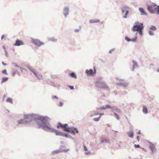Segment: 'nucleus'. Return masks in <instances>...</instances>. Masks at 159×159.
Listing matches in <instances>:
<instances>
[{
    "instance_id": "21",
    "label": "nucleus",
    "mask_w": 159,
    "mask_h": 159,
    "mask_svg": "<svg viewBox=\"0 0 159 159\" xmlns=\"http://www.w3.org/2000/svg\"><path fill=\"white\" fill-rule=\"evenodd\" d=\"M127 134L129 136L130 138H133L134 137V133L132 130H130L129 132H127Z\"/></svg>"
},
{
    "instance_id": "1",
    "label": "nucleus",
    "mask_w": 159,
    "mask_h": 159,
    "mask_svg": "<svg viewBox=\"0 0 159 159\" xmlns=\"http://www.w3.org/2000/svg\"><path fill=\"white\" fill-rule=\"evenodd\" d=\"M25 124H27L29 122L33 120L36 121L37 123V125L39 128L43 129L44 125H48V123H47L48 117L47 116H41L34 115L33 114H29L25 116Z\"/></svg>"
},
{
    "instance_id": "31",
    "label": "nucleus",
    "mask_w": 159,
    "mask_h": 159,
    "mask_svg": "<svg viewBox=\"0 0 159 159\" xmlns=\"http://www.w3.org/2000/svg\"><path fill=\"white\" fill-rule=\"evenodd\" d=\"M114 111H116V112H117V113H119L121 112L120 110L118 108L115 107V110H114Z\"/></svg>"
},
{
    "instance_id": "17",
    "label": "nucleus",
    "mask_w": 159,
    "mask_h": 159,
    "mask_svg": "<svg viewBox=\"0 0 159 159\" xmlns=\"http://www.w3.org/2000/svg\"><path fill=\"white\" fill-rule=\"evenodd\" d=\"M18 124H17V126H18L19 125H23L25 124V119H20L17 121Z\"/></svg>"
},
{
    "instance_id": "53",
    "label": "nucleus",
    "mask_w": 159,
    "mask_h": 159,
    "mask_svg": "<svg viewBox=\"0 0 159 159\" xmlns=\"http://www.w3.org/2000/svg\"><path fill=\"white\" fill-rule=\"evenodd\" d=\"M137 139L138 141H139V136H137Z\"/></svg>"
},
{
    "instance_id": "37",
    "label": "nucleus",
    "mask_w": 159,
    "mask_h": 159,
    "mask_svg": "<svg viewBox=\"0 0 159 159\" xmlns=\"http://www.w3.org/2000/svg\"><path fill=\"white\" fill-rule=\"evenodd\" d=\"M148 33L150 35L153 36L154 34L153 32L151 30H149Z\"/></svg>"
},
{
    "instance_id": "11",
    "label": "nucleus",
    "mask_w": 159,
    "mask_h": 159,
    "mask_svg": "<svg viewBox=\"0 0 159 159\" xmlns=\"http://www.w3.org/2000/svg\"><path fill=\"white\" fill-rule=\"evenodd\" d=\"M116 84L118 85L122 86L124 88H125L128 86V85L129 84V82L128 81H125L124 83H117Z\"/></svg>"
},
{
    "instance_id": "32",
    "label": "nucleus",
    "mask_w": 159,
    "mask_h": 159,
    "mask_svg": "<svg viewBox=\"0 0 159 159\" xmlns=\"http://www.w3.org/2000/svg\"><path fill=\"white\" fill-rule=\"evenodd\" d=\"M8 77H3L2 78V82H5L7 81L8 80Z\"/></svg>"
},
{
    "instance_id": "13",
    "label": "nucleus",
    "mask_w": 159,
    "mask_h": 159,
    "mask_svg": "<svg viewBox=\"0 0 159 159\" xmlns=\"http://www.w3.org/2000/svg\"><path fill=\"white\" fill-rule=\"evenodd\" d=\"M148 9L151 13H154L155 12V8L153 9V7L150 6H148Z\"/></svg>"
},
{
    "instance_id": "49",
    "label": "nucleus",
    "mask_w": 159,
    "mask_h": 159,
    "mask_svg": "<svg viewBox=\"0 0 159 159\" xmlns=\"http://www.w3.org/2000/svg\"><path fill=\"white\" fill-rule=\"evenodd\" d=\"M129 128L130 130H132L133 129V126L132 125H130Z\"/></svg>"
},
{
    "instance_id": "23",
    "label": "nucleus",
    "mask_w": 159,
    "mask_h": 159,
    "mask_svg": "<svg viewBox=\"0 0 159 159\" xmlns=\"http://www.w3.org/2000/svg\"><path fill=\"white\" fill-rule=\"evenodd\" d=\"M61 152V150H56L53 151L52 152V155L57 154Z\"/></svg>"
},
{
    "instance_id": "44",
    "label": "nucleus",
    "mask_w": 159,
    "mask_h": 159,
    "mask_svg": "<svg viewBox=\"0 0 159 159\" xmlns=\"http://www.w3.org/2000/svg\"><path fill=\"white\" fill-rule=\"evenodd\" d=\"M52 98L53 99H54L55 98L56 99H58V97L56 96H53L52 97Z\"/></svg>"
},
{
    "instance_id": "25",
    "label": "nucleus",
    "mask_w": 159,
    "mask_h": 159,
    "mask_svg": "<svg viewBox=\"0 0 159 159\" xmlns=\"http://www.w3.org/2000/svg\"><path fill=\"white\" fill-rule=\"evenodd\" d=\"M70 76L73 78H76L77 76L76 75V74L74 72H72L69 74Z\"/></svg>"
},
{
    "instance_id": "57",
    "label": "nucleus",
    "mask_w": 159,
    "mask_h": 159,
    "mask_svg": "<svg viewBox=\"0 0 159 159\" xmlns=\"http://www.w3.org/2000/svg\"><path fill=\"white\" fill-rule=\"evenodd\" d=\"M152 6H154V7L156 6H157V5L155 4V3H152Z\"/></svg>"
},
{
    "instance_id": "14",
    "label": "nucleus",
    "mask_w": 159,
    "mask_h": 159,
    "mask_svg": "<svg viewBox=\"0 0 159 159\" xmlns=\"http://www.w3.org/2000/svg\"><path fill=\"white\" fill-rule=\"evenodd\" d=\"M139 11L141 12V14L142 15H147V14L142 7H139Z\"/></svg>"
},
{
    "instance_id": "54",
    "label": "nucleus",
    "mask_w": 159,
    "mask_h": 159,
    "mask_svg": "<svg viewBox=\"0 0 159 159\" xmlns=\"http://www.w3.org/2000/svg\"><path fill=\"white\" fill-rule=\"evenodd\" d=\"M2 63L3 66H6L7 65V64L4 63L3 62H2Z\"/></svg>"
},
{
    "instance_id": "19",
    "label": "nucleus",
    "mask_w": 159,
    "mask_h": 159,
    "mask_svg": "<svg viewBox=\"0 0 159 159\" xmlns=\"http://www.w3.org/2000/svg\"><path fill=\"white\" fill-rule=\"evenodd\" d=\"M111 111L113 113L114 115V116L116 118V119L118 120H119L120 119L119 116L114 111V109H112V110H111Z\"/></svg>"
},
{
    "instance_id": "48",
    "label": "nucleus",
    "mask_w": 159,
    "mask_h": 159,
    "mask_svg": "<svg viewBox=\"0 0 159 159\" xmlns=\"http://www.w3.org/2000/svg\"><path fill=\"white\" fill-rule=\"evenodd\" d=\"M33 73V74L34 75H35V76H37V74L38 73L35 71V70H34L33 72H32Z\"/></svg>"
},
{
    "instance_id": "30",
    "label": "nucleus",
    "mask_w": 159,
    "mask_h": 159,
    "mask_svg": "<svg viewBox=\"0 0 159 159\" xmlns=\"http://www.w3.org/2000/svg\"><path fill=\"white\" fill-rule=\"evenodd\" d=\"M36 77L39 80L43 79V76L40 74H37V76H36Z\"/></svg>"
},
{
    "instance_id": "46",
    "label": "nucleus",
    "mask_w": 159,
    "mask_h": 159,
    "mask_svg": "<svg viewBox=\"0 0 159 159\" xmlns=\"http://www.w3.org/2000/svg\"><path fill=\"white\" fill-rule=\"evenodd\" d=\"M70 88V89L71 90H73L74 89V87L73 86L69 85L68 86Z\"/></svg>"
},
{
    "instance_id": "41",
    "label": "nucleus",
    "mask_w": 159,
    "mask_h": 159,
    "mask_svg": "<svg viewBox=\"0 0 159 159\" xmlns=\"http://www.w3.org/2000/svg\"><path fill=\"white\" fill-rule=\"evenodd\" d=\"M28 68L32 72L34 70V69L32 68L30 66L28 67Z\"/></svg>"
},
{
    "instance_id": "63",
    "label": "nucleus",
    "mask_w": 159,
    "mask_h": 159,
    "mask_svg": "<svg viewBox=\"0 0 159 159\" xmlns=\"http://www.w3.org/2000/svg\"><path fill=\"white\" fill-rule=\"evenodd\" d=\"M113 50V49L109 51V52L111 53L112 51Z\"/></svg>"
},
{
    "instance_id": "56",
    "label": "nucleus",
    "mask_w": 159,
    "mask_h": 159,
    "mask_svg": "<svg viewBox=\"0 0 159 159\" xmlns=\"http://www.w3.org/2000/svg\"><path fill=\"white\" fill-rule=\"evenodd\" d=\"M11 64L13 65L14 66H15L16 65V64L15 63L13 62H12L11 63Z\"/></svg>"
},
{
    "instance_id": "10",
    "label": "nucleus",
    "mask_w": 159,
    "mask_h": 159,
    "mask_svg": "<svg viewBox=\"0 0 159 159\" xmlns=\"http://www.w3.org/2000/svg\"><path fill=\"white\" fill-rule=\"evenodd\" d=\"M24 43L23 42L19 39H17L15 42V43L13 44L14 46H20L21 45H24Z\"/></svg>"
},
{
    "instance_id": "39",
    "label": "nucleus",
    "mask_w": 159,
    "mask_h": 159,
    "mask_svg": "<svg viewBox=\"0 0 159 159\" xmlns=\"http://www.w3.org/2000/svg\"><path fill=\"white\" fill-rule=\"evenodd\" d=\"M98 109L101 110H105V109H106V106L101 107H99V108H97L98 110Z\"/></svg>"
},
{
    "instance_id": "12",
    "label": "nucleus",
    "mask_w": 159,
    "mask_h": 159,
    "mask_svg": "<svg viewBox=\"0 0 159 159\" xmlns=\"http://www.w3.org/2000/svg\"><path fill=\"white\" fill-rule=\"evenodd\" d=\"M148 143L150 144V145L149 146L150 149L151 150L152 153H154V150L155 148V147L154 144L150 142H148Z\"/></svg>"
},
{
    "instance_id": "4",
    "label": "nucleus",
    "mask_w": 159,
    "mask_h": 159,
    "mask_svg": "<svg viewBox=\"0 0 159 159\" xmlns=\"http://www.w3.org/2000/svg\"><path fill=\"white\" fill-rule=\"evenodd\" d=\"M144 28L143 25V23H140L137 21L134 23V25L132 29V30L133 32L137 31Z\"/></svg>"
},
{
    "instance_id": "15",
    "label": "nucleus",
    "mask_w": 159,
    "mask_h": 159,
    "mask_svg": "<svg viewBox=\"0 0 159 159\" xmlns=\"http://www.w3.org/2000/svg\"><path fill=\"white\" fill-rule=\"evenodd\" d=\"M86 73L87 75H93L95 73V72L93 70L90 69L89 70H86Z\"/></svg>"
},
{
    "instance_id": "36",
    "label": "nucleus",
    "mask_w": 159,
    "mask_h": 159,
    "mask_svg": "<svg viewBox=\"0 0 159 159\" xmlns=\"http://www.w3.org/2000/svg\"><path fill=\"white\" fill-rule=\"evenodd\" d=\"M143 28H142V29L138 31L139 32V33L140 35H141V36H142V35L143 30Z\"/></svg>"
},
{
    "instance_id": "27",
    "label": "nucleus",
    "mask_w": 159,
    "mask_h": 159,
    "mask_svg": "<svg viewBox=\"0 0 159 159\" xmlns=\"http://www.w3.org/2000/svg\"><path fill=\"white\" fill-rule=\"evenodd\" d=\"M48 40L49 41H52L53 42L57 41V39H55L54 38H48Z\"/></svg>"
},
{
    "instance_id": "58",
    "label": "nucleus",
    "mask_w": 159,
    "mask_h": 159,
    "mask_svg": "<svg viewBox=\"0 0 159 159\" xmlns=\"http://www.w3.org/2000/svg\"><path fill=\"white\" fill-rule=\"evenodd\" d=\"M5 37L4 35H2L1 37V39H2L4 38Z\"/></svg>"
},
{
    "instance_id": "34",
    "label": "nucleus",
    "mask_w": 159,
    "mask_h": 159,
    "mask_svg": "<svg viewBox=\"0 0 159 159\" xmlns=\"http://www.w3.org/2000/svg\"><path fill=\"white\" fill-rule=\"evenodd\" d=\"M100 118H101V116H99L98 118H94L93 120L94 121H98L99 120Z\"/></svg>"
},
{
    "instance_id": "64",
    "label": "nucleus",
    "mask_w": 159,
    "mask_h": 159,
    "mask_svg": "<svg viewBox=\"0 0 159 159\" xmlns=\"http://www.w3.org/2000/svg\"><path fill=\"white\" fill-rule=\"evenodd\" d=\"M157 72H159V68L157 70Z\"/></svg>"
},
{
    "instance_id": "9",
    "label": "nucleus",
    "mask_w": 159,
    "mask_h": 159,
    "mask_svg": "<svg viewBox=\"0 0 159 159\" xmlns=\"http://www.w3.org/2000/svg\"><path fill=\"white\" fill-rule=\"evenodd\" d=\"M129 7L128 6L125 5H123L121 7V10L122 11V13L123 14L125 11H126L127 10L129 11Z\"/></svg>"
},
{
    "instance_id": "5",
    "label": "nucleus",
    "mask_w": 159,
    "mask_h": 159,
    "mask_svg": "<svg viewBox=\"0 0 159 159\" xmlns=\"http://www.w3.org/2000/svg\"><path fill=\"white\" fill-rule=\"evenodd\" d=\"M57 127V129L62 128L64 131L68 132L69 130V128L67 124H63L60 122H58Z\"/></svg>"
},
{
    "instance_id": "47",
    "label": "nucleus",
    "mask_w": 159,
    "mask_h": 159,
    "mask_svg": "<svg viewBox=\"0 0 159 159\" xmlns=\"http://www.w3.org/2000/svg\"><path fill=\"white\" fill-rule=\"evenodd\" d=\"M63 103L62 102H59V106L60 107H62L63 105Z\"/></svg>"
},
{
    "instance_id": "43",
    "label": "nucleus",
    "mask_w": 159,
    "mask_h": 159,
    "mask_svg": "<svg viewBox=\"0 0 159 159\" xmlns=\"http://www.w3.org/2000/svg\"><path fill=\"white\" fill-rule=\"evenodd\" d=\"M2 73L3 74H6V75H7V70H3L2 71Z\"/></svg>"
},
{
    "instance_id": "42",
    "label": "nucleus",
    "mask_w": 159,
    "mask_h": 159,
    "mask_svg": "<svg viewBox=\"0 0 159 159\" xmlns=\"http://www.w3.org/2000/svg\"><path fill=\"white\" fill-rule=\"evenodd\" d=\"M80 30H81L80 27L79 29H75V30L74 31H75V32L78 33L80 31Z\"/></svg>"
},
{
    "instance_id": "24",
    "label": "nucleus",
    "mask_w": 159,
    "mask_h": 159,
    "mask_svg": "<svg viewBox=\"0 0 159 159\" xmlns=\"http://www.w3.org/2000/svg\"><path fill=\"white\" fill-rule=\"evenodd\" d=\"M129 13V11L127 10L125 11L123 14H122L124 18L126 19L127 18V16Z\"/></svg>"
},
{
    "instance_id": "52",
    "label": "nucleus",
    "mask_w": 159,
    "mask_h": 159,
    "mask_svg": "<svg viewBox=\"0 0 159 159\" xmlns=\"http://www.w3.org/2000/svg\"><path fill=\"white\" fill-rule=\"evenodd\" d=\"M90 152H86L85 153V154L86 155H88L90 154Z\"/></svg>"
},
{
    "instance_id": "55",
    "label": "nucleus",
    "mask_w": 159,
    "mask_h": 159,
    "mask_svg": "<svg viewBox=\"0 0 159 159\" xmlns=\"http://www.w3.org/2000/svg\"><path fill=\"white\" fill-rule=\"evenodd\" d=\"M20 70H21V72H22L23 70H25V69L24 68H22L20 67Z\"/></svg>"
},
{
    "instance_id": "33",
    "label": "nucleus",
    "mask_w": 159,
    "mask_h": 159,
    "mask_svg": "<svg viewBox=\"0 0 159 159\" xmlns=\"http://www.w3.org/2000/svg\"><path fill=\"white\" fill-rule=\"evenodd\" d=\"M150 29L154 31L156 30H157L156 28L154 25H152L150 28Z\"/></svg>"
},
{
    "instance_id": "16",
    "label": "nucleus",
    "mask_w": 159,
    "mask_h": 159,
    "mask_svg": "<svg viewBox=\"0 0 159 159\" xmlns=\"http://www.w3.org/2000/svg\"><path fill=\"white\" fill-rule=\"evenodd\" d=\"M100 144L103 143H109V141L105 138H101L100 139Z\"/></svg>"
},
{
    "instance_id": "45",
    "label": "nucleus",
    "mask_w": 159,
    "mask_h": 159,
    "mask_svg": "<svg viewBox=\"0 0 159 159\" xmlns=\"http://www.w3.org/2000/svg\"><path fill=\"white\" fill-rule=\"evenodd\" d=\"M134 146L136 148H140V146L139 144H138V145L135 144L134 145Z\"/></svg>"
},
{
    "instance_id": "59",
    "label": "nucleus",
    "mask_w": 159,
    "mask_h": 159,
    "mask_svg": "<svg viewBox=\"0 0 159 159\" xmlns=\"http://www.w3.org/2000/svg\"><path fill=\"white\" fill-rule=\"evenodd\" d=\"M5 52H6V54H5L6 56L7 57L8 53L6 51H5Z\"/></svg>"
},
{
    "instance_id": "40",
    "label": "nucleus",
    "mask_w": 159,
    "mask_h": 159,
    "mask_svg": "<svg viewBox=\"0 0 159 159\" xmlns=\"http://www.w3.org/2000/svg\"><path fill=\"white\" fill-rule=\"evenodd\" d=\"M106 109L107 108H110L111 110L112 109L111 106L109 105H106Z\"/></svg>"
},
{
    "instance_id": "50",
    "label": "nucleus",
    "mask_w": 159,
    "mask_h": 159,
    "mask_svg": "<svg viewBox=\"0 0 159 159\" xmlns=\"http://www.w3.org/2000/svg\"><path fill=\"white\" fill-rule=\"evenodd\" d=\"M84 150L85 151H87L88 150V149L84 145Z\"/></svg>"
},
{
    "instance_id": "6",
    "label": "nucleus",
    "mask_w": 159,
    "mask_h": 159,
    "mask_svg": "<svg viewBox=\"0 0 159 159\" xmlns=\"http://www.w3.org/2000/svg\"><path fill=\"white\" fill-rule=\"evenodd\" d=\"M32 42L34 44L38 47H40L41 45H43L44 44V43H43L37 39H32Z\"/></svg>"
},
{
    "instance_id": "38",
    "label": "nucleus",
    "mask_w": 159,
    "mask_h": 159,
    "mask_svg": "<svg viewBox=\"0 0 159 159\" xmlns=\"http://www.w3.org/2000/svg\"><path fill=\"white\" fill-rule=\"evenodd\" d=\"M137 36H136L134 38L131 39V41L134 42L137 40Z\"/></svg>"
},
{
    "instance_id": "8",
    "label": "nucleus",
    "mask_w": 159,
    "mask_h": 159,
    "mask_svg": "<svg viewBox=\"0 0 159 159\" xmlns=\"http://www.w3.org/2000/svg\"><path fill=\"white\" fill-rule=\"evenodd\" d=\"M68 132H70L73 135H75V133H78L79 131L76 128L72 127L70 129L69 128V130Z\"/></svg>"
},
{
    "instance_id": "3",
    "label": "nucleus",
    "mask_w": 159,
    "mask_h": 159,
    "mask_svg": "<svg viewBox=\"0 0 159 159\" xmlns=\"http://www.w3.org/2000/svg\"><path fill=\"white\" fill-rule=\"evenodd\" d=\"M95 85L98 88L102 89L108 92L109 89L106 82L103 81H97L95 82Z\"/></svg>"
},
{
    "instance_id": "51",
    "label": "nucleus",
    "mask_w": 159,
    "mask_h": 159,
    "mask_svg": "<svg viewBox=\"0 0 159 159\" xmlns=\"http://www.w3.org/2000/svg\"><path fill=\"white\" fill-rule=\"evenodd\" d=\"M93 113L95 114V115H99V114L97 112H96V111H93Z\"/></svg>"
},
{
    "instance_id": "60",
    "label": "nucleus",
    "mask_w": 159,
    "mask_h": 159,
    "mask_svg": "<svg viewBox=\"0 0 159 159\" xmlns=\"http://www.w3.org/2000/svg\"><path fill=\"white\" fill-rule=\"evenodd\" d=\"M15 67H17L18 68H20V67L18 65H16V66H15Z\"/></svg>"
},
{
    "instance_id": "26",
    "label": "nucleus",
    "mask_w": 159,
    "mask_h": 159,
    "mask_svg": "<svg viewBox=\"0 0 159 159\" xmlns=\"http://www.w3.org/2000/svg\"><path fill=\"white\" fill-rule=\"evenodd\" d=\"M143 112L144 114H147L148 113V110L147 107L143 106Z\"/></svg>"
},
{
    "instance_id": "61",
    "label": "nucleus",
    "mask_w": 159,
    "mask_h": 159,
    "mask_svg": "<svg viewBox=\"0 0 159 159\" xmlns=\"http://www.w3.org/2000/svg\"><path fill=\"white\" fill-rule=\"evenodd\" d=\"M103 114H104L103 113H100L99 114L100 116H101L103 115Z\"/></svg>"
},
{
    "instance_id": "20",
    "label": "nucleus",
    "mask_w": 159,
    "mask_h": 159,
    "mask_svg": "<svg viewBox=\"0 0 159 159\" xmlns=\"http://www.w3.org/2000/svg\"><path fill=\"white\" fill-rule=\"evenodd\" d=\"M64 147H65V146H62V145H61V146H60L59 150H61V152H67L69 151L70 150V149H65L62 150V148Z\"/></svg>"
},
{
    "instance_id": "22",
    "label": "nucleus",
    "mask_w": 159,
    "mask_h": 159,
    "mask_svg": "<svg viewBox=\"0 0 159 159\" xmlns=\"http://www.w3.org/2000/svg\"><path fill=\"white\" fill-rule=\"evenodd\" d=\"M100 20L99 19L91 20L89 21V23L91 24L98 23L99 22Z\"/></svg>"
},
{
    "instance_id": "28",
    "label": "nucleus",
    "mask_w": 159,
    "mask_h": 159,
    "mask_svg": "<svg viewBox=\"0 0 159 159\" xmlns=\"http://www.w3.org/2000/svg\"><path fill=\"white\" fill-rule=\"evenodd\" d=\"M7 102H10L11 104H13V101L12 99L10 98H8L6 100Z\"/></svg>"
},
{
    "instance_id": "35",
    "label": "nucleus",
    "mask_w": 159,
    "mask_h": 159,
    "mask_svg": "<svg viewBox=\"0 0 159 159\" xmlns=\"http://www.w3.org/2000/svg\"><path fill=\"white\" fill-rule=\"evenodd\" d=\"M125 39L128 42H131V39L129 38L127 36L125 37Z\"/></svg>"
},
{
    "instance_id": "18",
    "label": "nucleus",
    "mask_w": 159,
    "mask_h": 159,
    "mask_svg": "<svg viewBox=\"0 0 159 159\" xmlns=\"http://www.w3.org/2000/svg\"><path fill=\"white\" fill-rule=\"evenodd\" d=\"M132 62L133 63L132 68V70L133 71L134 69L137 68L138 67V65L137 62L133 60Z\"/></svg>"
},
{
    "instance_id": "29",
    "label": "nucleus",
    "mask_w": 159,
    "mask_h": 159,
    "mask_svg": "<svg viewBox=\"0 0 159 159\" xmlns=\"http://www.w3.org/2000/svg\"><path fill=\"white\" fill-rule=\"evenodd\" d=\"M155 12H156L157 14L159 15V6L158 5L155 8Z\"/></svg>"
},
{
    "instance_id": "62",
    "label": "nucleus",
    "mask_w": 159,
    "mask_h": 159,
    "mask_svg": "<svg viewBox=\"0 0 159 159\" xmlns=\"http://www.w3.org/2000/svg\"><path fill=\"white\" fill-rule=\"evenodd\" d=\"M137 134H141V133H140V131H138V132Z\"/></svg>"
},
{
    "instance_id": "2",
    "label": "nucleus",
    "mask_w": 159,
    "mask_h": 159,
    "mask_svg": "<svg viewBox=\"0 0 159 159\" xmlns=\"http://www.w3.org/2000/svg\"><path fill=\"white\" fill-rule=\"evenodd\" d=\"M44 125V126H43V129H44V130L45 131L47 132L51 131L54 132L55 133L56 135L57 136L64 137L67 138H70V136L68 134L66 133L64 134L61 132H60L55 129L54 128L52 127L49 124L48 125Z\"/></svg>"
},
{
    "instance_id": "7",
    "label": "nucleus",
    "mask_w": 159,
    "mask_h": 159,
    "mask_svg": "<svg viewBox=\"0 0 159 159\" xmlns=\"http://www.w3.org/2000/svg\"><path fill=\"white\" fill-rule=\"evenodd\" d=\"M69 11V8L68 7H65L63 8L62 13L65 18H66L68 16Z\"/></svg>"
}]
</instances>
